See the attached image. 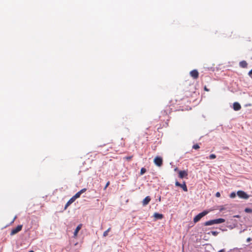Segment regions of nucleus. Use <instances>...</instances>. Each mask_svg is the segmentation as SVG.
Segmentation results:
<instances>
[{
	"label": "nucleus",
	"mask_w": 252,
	"mask_h": 252,
	"mask_svg": "<svg viewBox=\"0 0 252 252\" xmlns=\"http://www.w3.org/2000/svg\"><path fill=\"white\" fill-rule=\"evenodd\" d=\"M240 66L242 68H246L248 66V63L245 61H242L239 63Z\"/></svg>",
	"instance_id": "obj_15"
},
{
	"label": "nucleus",
	"mask_w": 252,
	"mask_h": 252,
	"mask_svg": "<svg viewBox=\"0 0 252 252\" xmlns=\"http://www.w3.org/2000/svg\"><path fill=\"white\" fill-rule=\"evenodd\" d=\"M251 240H252V239H251V238H248L247 239V242H250V241H251Z\"/></svg>",
	"instance_id": "obj_28"
},
{
	"label": "nucleus",
	"mask_w": 252,
	"mask_h": 252,
	"mask_svg": "<svg viewBox=\"0 0 252 252\" xmlns=\"http://www.w3.org/2000/svg\"><path fill=\"white\" fill-rule=\"evenodd\" d=\"M207 214H208V212L206 211H204L202 212V213H199V214L196 215L194 218V219H193L194 222L196 223V222H198V221H199L200 220V219L202 217H203L204 216L206 215Z\"/></svg>",
	"instance_id": "obj_2"
},
{
	"label": "nucleus",
	"mask_w": 252,
	"mask_h": 252,
	"mask_svg": "<svg viewBox=\"0 0 252 252\" xmlns=\"http://www.w3.org/2000/svg\"><path fill=\"white\" fill-rule=\"evenodd\" d=\"M200 148L198 144H195L192 146V148L195 150L198 149Z\"/></svg>",
	"instance_id": "obj_20"
},
{
	"label": "nucleus",
	"mask_w": 252,
	"mask_h": 252,
	"mask_svg": "<svg viewBox=\"0 0 252 252\" xmlns=\"http://www.w3.org/2000/svg\"><path fill=\"white\" fill-rule=\"evenodd\" d=\"M151 201V198L150 196H146L142 201V204L143 206H146Z\"/></svg>",
	"instance_id": "obj_10"
},
{
	"label": "nucleus",
	"mask_w": 252,
	"mask_h": 252,
	"mask_svg": "<svg viewBox=\"0 0 252 252\" xmlns=\"http://www.w3.org/2000/svg\"><path fill=\"white\" fill-rule=\"evenodd\" d=\"M237 195L239 197L244 199H248L249 197V195L245 191L242 190L238 191Z\"/></svg>",
	"instance_id": "obj_5"
},
{
	"label": "nucleus",
	"mask_w": 252,
	"mask_h": 252,
	"mask_svg": "<svg viewBox=\"0 0 252 252\" xmlns=\"http://www.w3.org/2000/svg\"><path fill=\"white\" fill-rule=\"evenodd\" d=\"M188 172L185 170L183 171H179V176L180 178H183L184 177H186L188 176Z\"/></svg>",
	"instance_id": "obj_9"
},
{
	"label": "nucleus",
	"mask_w": 252,
	"mask_h": 252,
	"mask_svg": "<svg viewBox=\"0 0 252 252\" xmlns=\"http://www.w3.org/2000/svg\"><path fill=\"white\" fill-rule=\"evenodd\" d=\"M175 185L181 188L185 191H188V188L185 182L183 184H180L179 182L176 181Z\"/></svg>",
	"instance_id": "obj_6"
},
{
	"label": "nucleus",
	"mask_w": 252,
	"mask_h": 252,
	"mask_svg": "<svg viewBox=\"0 0 252 252\" xmlns=\"http://www.w3.org/2000/svg\"><path fill=\"white\" fill-rule=\"evenodd\" d=\"M216 158V156L215 154H211L209 156V158L211 159H215Z\"/></svg>",
	"instance_id": "obj_18"
},
{
	"label": "nucleus",
	"mask_w": 252,
	"mask_h": 252,
	"mask_svg": "<svg viewBox=\"0 0 252 252\" xmlns=\"http://www.w3.org/2000/svg\"><path fill=\"white\" fill-rule=\"evenodd\" d=\"M29 252H34L33 251H30Z\"/></svg>",
	"instance_id": "obj_30"
},
{
	"label": "nucleus",
	"mask_w": 252,
	"mask_h": 252,
	"mask_svg": "<svg viewBox=\"0 0 252 252\" xmlns=\"http://www.w3.org/2000/svg\"><path fill=\"white\" fill-rule=\"evenodd\" d=\"M204 91H206V92H208L209 91V90L207 88L206 86H205L204 88Z\"/></svg>",
	"instance_id": "obj_27"
},
{
	"label": "nucleus",
	"mask_w": 252,
	"mask_h": 252,
	"mask_svg": "<svg viewBox=\"0 0 252 252\" xmlns=\"http://www.w3.org/2000/svg\"><path fill=\"white\" fill-rule=\"evenodd\" d=\"M111 228H109L107 230L104 232L103 234V237H106L108 235V233L110 231Z\"/></svg>",
	"instance_id": "obj_16"
},
{
	"label": "nucleus",
	"mask_w": 252,
	"mask_h": 252,
	"mask_svg": "<svg viewBox=\"0 0 252 252\" xmlns=\"http://www.w3.org/2000/svg\"><path fill=\"white\" fill-rule=\"evenodd\" d=\"M225 250L224 249H222V250H220L218 252H225Z\"/></svg>",
	"instance_id": "obj_29"
},
{
	"label": "nucleus",
	"mask_w": 252,
	"mask_h": 252,
	"mask_svg": "<svg viewBox=\"0 0 252 252\" xmlns=\"http://www.w3.org/2000/svg\"><path fill=\"white\" fill-rule=\"evenodd\" d=\"M146 172V169L145 168H142L140 170V174L142 175Z\"/></svg>",
	"instance_id": "obj_17"
},
{
	"label": "nucleus",
	"mask_w": 252,
	"mask_h": 252,
	"mask_svg": "<svg viewBox=\"0 0 252 252\" xmlns=\"http://www.w3.org/2000/svg\"><path fill=\"white\" fill-rule=\"evenodd\" d=\"M154 162L156 165L160 167L162 164L163 160L161 158L156 157L154 159Z\"/></svg>",
	"instance_id": "obj_4"
},
{
	"label": "nucleus",
	"mask_w": 252,
	"mask_h": 252,
	"mask_svg": "<svg viewBox=\"0 0 252 252\" xmlns=\"http://www.w3.org/2000/svg\"><path fill=\"white\" fill-rule=\"evenodd\" d=\"M82 226V224H79L76 228V229L74 232V238H75L77 236L78 233L79 231V230L81 229Z\"/></svg>",
	"instance_id": "obj_11"
},
{
	"label": "nucleus",
	"mask_w": 252,
	"mask_h": 252,
	"mask_svg": "<svg viewBox=\"0 0 252 252\" xmlns=\"http://www.w3.org/2000/svg\"><path fill=\"white\" fill-rule=\"evenodd\" d=\"M211 233L214 236H217L219 234V232L216 231H212Z\"/></svg>",
	"instance_id": "obj_19"
},
{
	"label": "nucleus",
	"mask_w": 252,
	"mask_h": 252,
	"mask_svg": "<svg viewBox=\"0 0 252 252\" xmlns=\"http://www.w3.org/2000/svg\"><path fill=\"white\" fill-rule=\"evenodd\" d=\"M236 196V194L235 192H232L230 195V197L231 198H234Z\"/></svg>",
	"instance_id": "obj_21"
},
{
	"label": "nucleus",
	"mask_w": 252,
	"mask_h": 252,
	"mask_svg": "<svg viewBox=\"0 0 252 252\" xmlns=\"http://www.w3.org/2000/svg\"><path fill=\"white\" fill-rule=\"evenodd\" d=\"M248 74L252 78V69L249 72Z\"/></svg>",
	"instance_id": "obj_26"
},
{
	"label": "nucleus",
	"mask_w": 252,
	"mask_h": 252,
	"mask_svg": "<svg viewBox=\"0 0 252 252\" xmlns=\"http://www.w3.org/2000/svg\"><path fill=\"white\" fill-rule=\"evenodd\" d=\"M190 75L194 79H196L199 77V73L196 69L191 71L189 73Z\"/></svg>",
	"instance_id": "obj_7"
},
{
	"label": "nucleus",
	"mask_w": 252,
	"mask_h": 252,
	"mask_svg": "<svg viewBox=\"0 0 252 252\" xmlns=\"http://www.w3.org/2000/svg\"><path fill=\"white\" fill-rule=\"evenodd\" d=\"M22 225H19L16 228L12 229L11 231L10 235H13L18 233L22 230Z\"/></svg>",
	"instance_id": "obj_3"
},
{
	"label": "nucleus",
	"mask_w": 252,
	"mask_h": 252,
	"mask_svg": "<svg viewBox=\"0 0 252 252\" xmlns=\"http://www.w3.org/2000/svg\"><path fill=\"white\" fill-rule=\"evenodd\" d=\"M132 158V156L126 157L125 158L127 160H130Z\"/></svg>",
	"instance_id": "obj_22"
},
{
	"label": "nucleus",
	"mask_w": 252,
	"mask_h": 252,
	"mask_svg": "<svg viewBox=\"0 0 252 252\" xmlns=\"http://www.w3.org/2000/svg\"><path fill=\"white\" fill-rule=\"evenodd\" d=\"M177 170V168L175 169V171H176V170Z\"/></svg>",
	"instance_id": "obj_31"
},
{
	"label": "nucleus",
	"mask_w": 252,
	"mask_h": 252,
	"mask_svg": "<svg viewBox=\"0 0 252 252\" xmlns=\"http://www.w3.org/2000/svg\"><path fill=\"white\" fill-rule=\"evenodd\" d=\"M154 217L156 220H161L163 218V215L158 213H155L154 214Z\"/></svg>",
	"instance_id": "obj_14"
},
{
	"label": "nucleus",
	"mask_w": 252,
	"mask_h": 252,
	"mask_svg": "<svg viewBox=\"0 0 252 252\" xmlns=\"http://www.w3.org/2000/svg\"><path fill=\"white\" fill-rule=\"evenodd\" d=\"M86 190H87V189L85 188H84V189H82L81 190H80L78 192H77L74 196H72V197L74 198V199L75 200H76L77 198H79L80 197V195H81V194L85 192Z\"/></svg>",
	"instance_id": "obj_8"
},
{
	"label": "nucleus",
	"mask_w": 252,
	"mask_h": 252,
	"mask_svg": "<svg viewBox=\"0 0 252 252\" xmlns=\"http://www.w3.org/2000/svg\"><path fill=\"white\" fill-rule=\"evenodd\" d=\"M216 196L217 197H220V194L219 192H217L216 193Z\"/></svg>",
	"instance_id": "obj_25"
},
{
	"label": "nucleus",
	"mask_w": 252,
	"mask_h": 252,
	"mask_svg": "<svg viewBox=\"0 0 252 252\" xmlns=\"http://www.w3.org/2000/svg\"><path fill=\"white\" fill-rule=\"evenodd\" d=\"M75 200L74 199V198L72 197L66 203L64 207V210H66L69 205H70L74 201H75Z\"/></svg>",
	"instance_id": "obj_13"
},
{
	"label": "nucleus",
	"mask_w": 252,
	"mask_h": 252,
	"mask_svg": "<svg viewBox=\"0 0 252 252\" xmlns=\"http://www.w3.org/2000/svg\"><path fill=\"white\" fill-rule=\"evenodd\" d=\"M233 108L235 111H238L241 109V106L238 102H236L233 103Z\"/></svg>",
	"instance_id": "obj_12"
},
{
	"label": "nucleus",
	"mask_w": 252,
	"mask_h": 252,
	"mask_svg": "<svg viewBox=\"0 0 252 252\" xmlns=\"http://www.w3.org/2000/svg\"><path fill=\"white\" fill-rule=\"evenodd\" d=\"M225 221V220L223 219L220 218L218 219L210 220L205 222L204 225L209 226L213 225L214 224H219L223 223Z\"/></svg>",
	"instance_id": "obj_1"
},
{
	"label": "nucleus",
	"mask_w": 252,
	"mask_h": 252,
	"mask_svg": "<svg viewBox=\"0 0 252 252\" xmlns=\"http://www.w3.org/2000/svg\"><path fill=\"white\" fill-rule=\"evenodd\" d=\"M245 212L247 213H250L252 212L251 209L249 208H246L245 209Z\"/></svg>",
	"instance_id": "obj_24"
},
{
	"label": "nucleus",
	"mask_w": 252,
	"mask_h": 252,
	"mask_svg": "<svg viewBox=\"0 0 252 252\" xmlns=\"http://www.w3.org/2000/svg\"><path fill=\"white\" fill-rule=\"evenodd\" d=\"M109 184H110V182H109V181H108V182L106 183V185H105V187H104V189H106V188H107L108 187V186L109 185Z\"/></svg>",
	"instance_id": "obj_23"
}]
</instances>
